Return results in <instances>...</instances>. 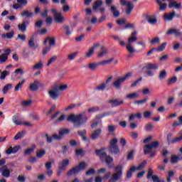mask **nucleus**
I'll list each match as a JSON object with an SVG mask.
<instances>
[{
	"label": "nucleus",
	"instance_id": "4c0bfd02",
	"mask_svg": "<svg viewBox=\"0 0 182 182\" xmlns=\"http://www.w3.org/2000/svg\"><path fill=\"white\" fill-rule=\"evenodd\" d=\"M177 80H178L177 76H173L171 77L167 81L168 86H171V85H174V83H177Z\"/></svg>",
	"mask_w": 182,
	"mask_h": 182
},
{
	"label": "nucleus",
	"instance_id": "e433bc0d",
	"mask_svg": "<svg viewBox=\"0 0 182 182\" xmlns=\"http://www.w3.org/2000/svg\"><path fill=\"white\" fill-rule=\"evenodd\" d=\"M35 149H36V145H32L31 148H28L25 151V156H29L31 153H33V151H35Z\"/></svg>",
	"mask_w": 182,
	"mask_h": 182
},
{
	"label": "nucleus",
	"instance_id": "bb28decb",
	"mask_svg": "<svg viewBox=\"0 0 182 182\" xmlns=\"http://www.w3.org/2000/svg\"><path fill=\"white\" fill-rule=\"evenodd\" d=\"M145 18L151 25H156L157 23V18H151V16L146 15Z\"/></svg>",
	"mask_w": 182,
	"mask_h": 182
},
{
	"label": "nucleus",
	"instance_id": "49530a36",
	"mask_svg": "<svg viewBox=\"0 0 182 182\" xmlns=\"http://www.w3.org/2000/svg\"><path fill=\"white\" fill-rule=\"evenodd\" d=\"M38 69H43V63L42 61L38 62L33 67V70H36Z\"/></svg>",
	"mask_w": 182,
	"mask_h": 182
},
{
	"label": "nucleus",
	"instance_id": "c756f323",
	"mask_svg": "<svg viewBox=\"0 0 182 182\" xmlns=\"http://www.w3.org/2000/svg\"><path fill=\"white\" fill-rule=\"evenodd\" d=\"M100 49L102 51L98 53V58H103V56H106V55H107V48H106L105 46H102Z\"/></svg>",
	"mask_w": 182,
	"mask_h": 182
},
{
	"label": "nucleus",
	"instance_id": "f8f14e48",
	"mask_svg": "<svg viewBox=\"0 0 182 182\" xmlns=\"http://www.w3.org/2000/svg\"><path fill=\"white\" fill-rule=\"evenodd\" d=\"M176 17V11H173L171 13H165L164 14V21H166V22H171L173 21V19Z\"/></svg>",
	"mask_w": 182,
	"mask_h": 182
},
{
	"label": "nucleus",
	"instance_id": "72a5a7b5",
	"mask_svg": "<svg viewBox=\"0 0 182 182\" xmlns=\"http://www.w3.org/2000/svg\"><path fill=\"white\" fill-rule=\"evenodd\" d=\"M23 83H25V80H23L21 82H19L14 87V92H19V90H22V86H23Z\"/></svg>",
	"mask_w": 182,
	"mask_h": 182
},
{
	"label": "nucleus",
	"instance_id": "69168bd1",
	"mask_svg": "<svg viewBox=\"0 0 182 182\" xmlns=\"http://www.w3.org/2000/svg\"><path fill=\"white\" fill-rule=\"evenodd\" d=\"M75 154L76 156H85V151L82 149H77L75 150Z\"/></svg>",
	"mask_w": 182,
	"mask_h": 182
},
{
	"label": "nucleus",
	"instance_id": "dca6fc26",
	"mask_svg": "<svg viewBox=\"0 0 182 182\" xmlns=\"http://www.w3.org/2000/svg\"><path fill=\"white\" fill-rule=\"evenodd\" d=\"M69 133H70V129H60L58 132L59 136L58 134H53L51 137H62L63 136H66V134H69Z\"/></svg>",
	"mask_w": 182,
	"mask_h": 182
},
{
	"label": "nucleus",
	"instance_id": "8fccbe9b",
	"mask_svg": "<svg viewBox=\"0 0 182 182\" xmlns=\"http://www.w3.org/2000/svg\"><path fill=\"white\" fill-rule=\"evenodd\" d=\"M8 60V55L6 54H1L0 55V63H5V62Z\"/></svg>",
	"mask_w": 182,
	"mask_h": 182
},
{
	"label": "nucleus",
	"instance_id": "f257e3e1",
	"mask_svg": "<svg viewBox=\"0 0 182 182\" xmlns=\"http://www.w3.org/2000/svg\"><path fill=\"white\" fill-rule=\"evenodd\" d=\"M105 150H106L105 147L97 149L95 150V154L97 156V157H100V160L102 161V163H106L109 170H112V168H114L113 157L107 155V153L105 152Z\"/></svg>",
	"mask_w": 182,
	"mask_h": 182
},
{
	"label": "nucleus",
	"instance_id": "f03ea898",
	"mask_svg": "<svg viewBox=\"0 0 182 182\" xmlns=\"http://www.w3.org/2000/svg\"><path fill=\"white\" fill-rule=\"evenodd\" d=\"M87 116L85 114V113H81L78 115H75V114H71L67 118V122L70 123H77L75 127H80V126L83 124H86L87 123Z\"/></svg>",
	"mask_w": 182,
	"mask_h": 182
},
{
	"label": "nucleus",
	"instance_id": "4d7b16f0",
	"mask_svg": "<svg viewBox=\"0 0 182 182\" xmlns=\"http://www.w3.org/2000/svg\"><path fill=\"white\" fill-rule=\"evenodd\" d=\"M77 134L78 136H80V137H86V134H87V131H86V129L77 131Z\"/></svg>",
	"mask_w": 182,
	"mask_h": 182
},
{
	"label": "nucleus",
	"instance_id": "9b49d317",
	"mask_svg": "<svg viewBox=\"0 0 182 182\" xmlns=\"http://www.w3.org/2000/svg\"><path fill=\"white\" fill-rule=\"evenodd\" d=\"M0 173H1L2 177H5V178H9V177H11V171L8 168L6 165L0 168Z\"/></svg>",
	"mask_w": 182,
	"mask_h": 182
},
{
	"label": "nucleus",
	"instance_id": "58836bf2",
	"mask_svg": "<svg viewBox=\"0 0 182 182\" xmlns=\"http://www.w3.org/2000/svg\"><path fill=\"white\" fill-rule=\"evenodd\" d=\"M146 69L157 70V69H159V65L157 64H154V63H148L146 65Z\"/></svg>",
	"mask_w": 182,
	"mask_h": 182
},
{
	"label": "nucleus",
	"instance_id": "ea45409f",
	"mask_svg": "<svg viewBox=\"0 0 182 182\" xmlns=\"http://www.w3.org/2000/svg\"><path fill=\"white\" fill-rule=\"evenodd\" d=\"M142 116H141V113L140 112H138L136 114H132L130 116H129V120L132 121V120H134V119H141Z\"/></svg>",
	"mask_w": 182,
	"mask_h": 182
},
{
	"label": "nucleus",
	"instance_id": "680f3d73",
	"mask_svg": "<svg viewBox=\"0 0 182 182\" xmlns=\"http://www.w3.org/2000/svg\"><path fill=\"white\" fill-rule=\"evenodd\" d=\"M106 84H101L100 85L95 87V90L103 92L106 89Z\"/></svg>",
	"mask_w": 182,
	"mask_h": 182
},
{
	"label": "nucleus",
	"instance_id": "7ed1b4c3",
	"mask_svg": "<svg viewBox=\"0 0 182 182\" xmlns=\"http://www.w3.org/2000/svg\"><path fill=\"white\" fill-rule=\"evenodd\" d=\"M160 146L159 141H154L151 142V144H146L144 146V154H150V157H154L156 156V151H151L154 149H157Z\"/></svg>",
	"mask_w": 182,
	"mask_h": 182
},
{
	"label": "nucleus",
	"instance_id": "c85d7f7f",
	"mask_svg": "<svg viewBox=\"0 0 182 182\" xmlns=\"http://www.w3.org/2000/svg\"><path fill=\"white\" fill-rule=\"evenodd\" d=\"M102 5H103V1L97 0V1H95V4L92 6V9L94 11H97V9H99L100 6H102Z\"/></svg>",
	"mask_w": 182,
	"mask_h": 182
},
{
	"label": "nucleus",
	"instance_id": "cd10ccee",
	"mask_svg": "<svg viewBox=\"0 0 182 182\" xmlns=\"http://www.w3.org/2000/svg\"><path fill=\"white\" fill-rule=\"evenodd\" d=\"M99 66H100V63H92L88 64L87 68L90 70H96Z\"/></svg>",
	"mask_w": 182,
	"mask_h": 182
},
{
	"label": "nucleus",
	"instance_id": "de8ad7c7",
	"mask_svg": "<svg viewBox=\"0 0 182 182\" xmlns=\"http://www.w3.org/2000/svg\"><path fill=\"white\" fill-rule=\"evenodd\" d=\"M102 134V129H97L92 134L91 137H99Z\"/></svg>",
	"mask_w": 182,
	"mask_h": 182
},
{
	"label": "nucleus",
	"instance_id": "864d4df0",
	"mask_svg": "<svg viewBox=\"0 0 182 182\" xmlns=\"http://www.w3.org/2000/svg\"><path fill=\"white\" fill-rule=\"evenodd\" d=\"M166 46H167V43H163L158 48H156L157 52H163L166 49Z\"/></svg>",
	"mask_w": 182,
	"mask_h": 182
},
{
	"label": "nucleus",
	"instance_id": "393cba45",
	"mask_svg": "<svg viewBox=\"0 0 182 182\" xmlns=\"http://www.w3.org/2000/svg\"><path fill=\"white\" fill-rule=\"evenodd\" d=\"M29 24V21H23L21 24H18V27L19 31L21 32L26 31V26Z\"/></svg>",
	"mask_w": 182,
	"mask_h": 182
},
{
	"label": "nucleus",
	"instance_id": "6e6552de",
	"mask_svg": "<svg viewBox=\"0 0 182 182\" xmlns=\"http://www.w3.org/2000/svg\"><path fill=\"white\" fill-rule=\"evenodd\" d=\"M119 4L122 6H127V9L125 10L126 15H130V14L133 12V9H134V4L133 2H127V0H119Z\"/></svg>",
	"mask_w": 182,
	"mask_h": 182
},
{
	"label": "nucleus",
	"instance_id": "09e8293b",
	"mask_svg": "<svg viewBox=\"0 0 182 182\" xmlns=\"http://www.w3.org/2000/svg\"><path fill=\"white\" fill-rule=\"evenodd\" d=\"M174 171H168V176L166 177V181L167 182H171V177H174Z\"/></svg>",
	"mask_w": 182,
	"mask_h": 182
},
{
	"label": "nucleus",
	"instance_id": "37998d69",
	"mask_svg": "<svg viewBox=\"0 0 182 182\" xmlns=\"http://www.w3.org/2000/svg\"><path fill=\"white\" fill-rule=\"evenodd\" d=\"M68 89V85H63L60 86L55 85V90H58V92L60 90L61 92H63V90H66Z\"/></svg>",
	"mask_w": 182,
	"mask_h": 182
},
{
	"label": "nucleus",
	"instance_id": "a878e982",
	"mask_svg": "<svg viewBox=\"0 0 182 182\" xmlns=\"http://www.w3.org/2000/svg\"><path fill=\"white\" fill-rule=\"evenodd\" d=\"M15 33V31L14 30H12L11 32H9L7 33H4L1 35V38H3V39H12V38H14V35Z\"/></svg>",
	"mask_w": 182,
	"mask_h": 182
},
{
	"label": "nucleus",
	"instance_id": "7c9ffc66",
	"mask_svg": "<svg viewBox=\"0 0 182 182\" xmlns=\"http://www.w3.org/2000/svg\"><path fill=\"white\" fill-rule=\"evenodd\" d=\"M136 166H132L129 170L127 171V178H130L131 177L133 176V173L136 171Z\"/></svg>",
	"mask_w": 182,
	"mask_h": 182
},
{
	"label": "nucleus",
	"instance_id": "b1692460",
	"mask_svg": "<svg viewBox=\"0 0 182 182\" xmlns=\"http://www.w3.org/2000/svg\"><path fill=\"white\" fill-rule=\"evenodd\" d=\"M110 12L113 14L114 18H119L120 16V11L117 10L116 6H111Z\"/></svg>",
	"mask_w": 182,
	"mask_h": 182
},
{
	"label": "nucleus",
	"instance_id": "a211bd4d",
	"mask_svg": "<svg viewBox=\"0 0 182 182\" xmlns=\"http://www.w3.org/2000/svg\"><path fill=\"white\" fill-rule=\"evenodd\" d=\"M108 103H109V105H112V107H117L119 106H122V105L124 103V101L123 100L119 101V100L115 99V100H109Z\"/></svg>",
	"mask_w": 182,
	"mask_h": 182
},
{
	"label": "nucleus",
	"instance_id": "aec40b11",
	"mask_svg": "<svg viewBox=\"0 0 182 182\" xmlns=\"http://www.w3.org/2000/svg\"><path fill=\"white\" fill-rule=\"evenodd\" d=\"M19 149H21L20 146H16L14 147L10 146L6 151V154H15V153H18L19 151Z\"/></svg>",
	"mask_w": 182,
	"mask_h": 182
},
{
	"label": "nucleus",
	"instance_id": "a19ab883",
	"mask_svg": "<svg viewBox=\"0 0 182 182\" xmlns=\"http://www.w3.org/2000/svg\"><path fill=\"white\" fill-rule=\"evenodd\" d=\"M107 116H110V112H104L102 114H99L96 115L95 119L97 120H100V119L107 117Z\"/></svg>",
	"mask_w": 182,
	"mask_h": 182
},
{
	"label": "nucleus",
	"instance_id": "774afa93",
	"mask_svg": "<svg viewBox=\"0 0 182 182\" xmlns=\"http://www.w3.org/2000/svg\"><path fill=\"white\" fill-rule=\"evenodd\" d=\"M24 136H26V131L23 130L21 132H18L15 137H24Z\"/></svg>",
	"mask_w": 182,
	"mask_h": 182
},
{
	"label": "nucleus",
	"instance_id": "2f4dec72",
	"mask_svg": "<svg viewBox=\"0 0 182 182\" xmlns=\"http://www.w3.org/2000/svg\"><path fill=\"white\" fill-rule=\"evenodd\" d=\"M64 31L66 36H70V34L73 33V30L70 29V26L68 25L64 26Z\"/></svg>",
	"mask_w": 182,
	"mask_h": 182
},
{
	"label": "nucleus",
	"instance_id": "39448f33",
	"mask_svg": "<svg viewBox=\"0 0 182 182\" xmlns=\"http://www.w3.org/2000/svg\"><path fill=\"white\" fill-rule=\"evenodd\" d=\"M114 171L108 182H116L120 180V178L123 176V166L122 165L115 166Z\"/></svg>",
	"mask_w": 182,
	"mask_h": 182
},
{
	"label": "nucleus",
	"instance_id": "412c9836",
	"mask_svg": "<svg viewBox=\"0 0 182 182\" xmlns=\"http://www.w3.org/2000/svg\"><path fill=\"white\" fill-rule=\"evenodd\" d=\"M39 85V80H34L33 83L30 85L29 89L31 92H36L39 90V87L38 85Z\"/></svg>",
	"mask_w": 182,
	"mask_h": 182
},
{
	"label": "nucleus",
	"instance_id": "6e6d98bb",
	"mask_svg": "<svg viewBox=\"0 0 182 182\" xmlns=\"http://www.w3.org/2000/svg\"><path fill=\"white\" fill-rule=\"evenodd\" d=\"M147 100H149V99L147 98H144V100H136L134 102V105H144V103L147 102Z\"/></svg>",
	"mask_w": 182,
	"mask_h": 182
},
{
	"label": "nucleus",
	"instance_id": "1a4fd4ad",
	"mask_svg": "<svg viewBox=\"0 0 182 182\" xmlns=\"http://www.w3.org/2000/svg\"><path fill=\"white\" fill-rule=\"evenodd\" d=\"M136 41H137V37L136 36H131L128 38V44H127L126 48L129 53H134L136 52L134 47L132 46V43L136 42Z\"/></svg>",
	"mask_w": 182,
	"mask_h": 182
},
{
	"label": "nucleus",
	"instance_id": "9d476101",
	"mask_svg": "<svg viewBox=\"0 0 182 182\" xmlns=\"http://www.w3.org/2000/svg\"><path fill=\"white\" fill-rule=\"evenodd\" d=\"M153 174H154V171H153V169L149 168L146 178H148V180H150V178H152L154 182H164V180H160V178H159V176L153 175Z\"/></svg>",
	"mask_w": 182,
	"mask_h": 182
},
{
	"label": "nucleus",
	"instance_id": "423d86ee",
	"mask_svg": "<svg viewBox=\"0 0 182 182\" xmlns=\"http://www.w3.org/2000/svg\"><path fill=\"white\" fill-rule=\"evenodd\" d=\"M117 139L114 138L109 141V146L108 147V151L109 154H120V149H119V146L117 145Z\"/></svg>",
	"mask_w": 182,
	"mask_h": 182
},
{
	"label": "nucleus",
	"instance_id": "4be33fe9",
	"mask_svg": "<svg viewBox=\"0 0 182 182\" xmlns=\"http://www.w3.org/2000/svg\"><path fill=\"white\" fill-rule=\"evenodd\" d=\"M180 160H182L181 155H172L171 156V164H177Z\"/></svg>",
	"mask_w": 182,
	"mask_h": 182
},
{
	"label": "nucleus",
	"instance_id": "c03bdc74",
	"mask_svg": "<svg viewBox=\"0 0 182 182\" xmlns=\"http://www.w3.org/2000/svg\"><path fill=\"white\" fill-rule=\"evenodd\" d=\"M154 127V125H153V123L149 122L145 125L144 130L146 132H151V130H153Z\"/></svg>",
	"mask_w": 182,
	"mask_h": 182
},
{
	"label": "nucleus",
	"instance_id": "79ce46f5",
	"mask_svg": "<svg viewBox=\"0 0 182 182\" xmlns=\"http://www.w3.org/2000/svg\"><path fill=\"white\" fill-rule=\"evenodd\" d=\"M21 16H26V18H32V16H33V13L29 12V10H25L21 13Z\"/></svg>",
	"mask_w": 182,
	"mask_h": 182
},
{
	"label": "nucleus",
	"instance_id": "338daca9",
	"mask_svg": "<svg viewBox=\"0 0 182 182\" xmlns=\"http://www.w3.org/2000/svg\"><path fill=\"white\" fill-rule=\"evenodd\" d=\"M77 53H79L77 51L74 52L72 54H70L68 55V60H73L75 59V58H76V56H77Z\"/></svg>",
	"mask_w": 182,
	"mask_h": 182
},
{
	"label": "nucleus",
	"instance_id": "0e129e2a",
	"mask_svg": "<svg viewBox=\"0 0 182 182\" xmlns=\"http://www.w3.org/2000/svg\"><path fill=\"white\" fill-rule=\"evenodd\" d=\"M147 164V161L144 160L143 161L141 164L139 165V166L136 168V170H141V168H143L144 166H146Z\"/></svg>",
	"mask_w": 182,
	"mask_h": 182
},
{
	"label": "nucleus",
	"instance_id": "a18cd8bd",
	"mask_svg": "<svg viewBox=\"0 0 182 182\" xmlns=\"http://www.w3.org/2000/svg\"><path fill=\"white\" fill-rule=\"evenodd\" d=\"M11 89H12V84L6 85L2 90L4 95H6V93H8V90H11Z\"/></svg>",
	"mask_w": 182,
	"mask_h": 182
},
{
	"label": "nucleus",
	"instance_id": "052dcab7",
	"mask_svg": "<svg viewBox=\"0 0 182 182\" xmlns=\"http://www.w3.org/2000/svg\"><path fill=\"white\" fill-rule=\"evenodd\" d=\"M35 38L32 36L28 41V46L30 48H35Z\"/></svg>",
	"mask_w": 182,
	"mask_h": 182
},
{
	"label": "nucleus",
	"instance_id": "bf43d9fd",
	"mask_svg": "<svg viewBox=\"0 0 182 182\" xmlns=\"http://www.w3.org/2000/svg\"><path fill=\"white\" fill-rule=\"evenodd\" d=\"M46 154V151L45 150L43 151H38L36 152V157H38V159H41L45 156Z\"/></svg>",
	"mask_w": 182,
	"mask_h": 182
},
{
	"label": "nucleus",
	"instance_id": "2eb2a0df",
	"mask_svg": "<svg viewBox=\"0 0 182 182\" xmlns=\"http://www.w3.org/2000/svg\"><path fill=\"white\" fill-rule=\"evenodd\" d=\"M69 164H70V161H69V159H63L58 165V170H66Z\"/></svg>",
	"mask_w": 182,
	"mask_h": 182
},
{
	"label": "nucleus",
	"instance_id": "c9c22d12",
	"mask_svg": "<svg viewBox=\"0 0 182 182\" xmlns=\"http://www.w3.org/2000/svg\"><path fill=\"white\" fill-rule=\"evenodd\" d=\"M138 97H139V93L133 92V93L127 95L126 96V98L129 99V100H134V99H137Z\"/></svg>",
	"mask_w": 182,
	"mask_h": 182
},
{
	"label": "nucleus",
	"instance_id": "20e7f679",
	"mask_svg": "<svg viewBox=\"0 0 182 182\" xmlns=\"http://www.w3.org/2000/svg\"><path fill=\"white\" fill-rule=\"evenodd\" d=\"M132 75H133V73L129 72L122 77H119L112 82V86H114V89H117V90H122V84L124 83L125 80L129 79V77H132Z\"/></svg>",
	"mask_w": 182,
	"mask_h": 182
},
{
	"label": "nucleus",
	"instance_id": "13d9d810",
	"mask_svg": "<svg viewBox=\"0 0 182 182\" xmlns=\"http://www.w3.org/2000/svg\"><path fill=\"white\" fill-rule=\"evenodd\" d=\"M134 158V150L131 151L127 156V160H128L129 161H130V160H132V159Z\"/></svg>",
	"mask_w": 182,
	"mask_h": 182
},
{
	"label": "nucleus",
	"instance_id": "473e14b6",
	"mask_svg": "<svg viewBox=\"0 0 182 182\" xmlns=\"http://www.w3.org/2000/svg\"><path fill=\"white\" fill-rule=\"evenodd\" d=\"M167 77V71L166 70H163L159 73V80H164Z\"/></svg>",
	"mask_w": 182,
	"mask_h": 182
},
{
	"label": "nucleus",
	"instance_id": "0eeeda50",
	"mask_svg": "<svg viewBox=\"0 0 182 182\" xmlns=\"http://www.w3.org/2000/svg\"><path fill=\"white\" fill-rule=\"evenodd\" d=\"M87 167V164L85 161L80 162L77 166L73 167V168L70 169L68 173L67 176L68 177H70L72 174H75V176L78 173H80L82 170H85Z\"/></svg>",
	"mask_w": 182,
	"mask_h": 182
},
{
	"label": "nucleus",
	"instance_id": "f704fd0d",
	"mask_svg": "<svg viewBox=\"0 0 182 182\" xmlns=\"http://www.w3.org/2000/svg\"><path fill=\"white\" fill-rule=\"evenodd\" d=\"M13 122L14 123V124H16L17 126H21L22 125V120H21V119H19V117H18V116L14 115L13 116Z\"/></svg>",
	"mask_w": 182,
	"mask_h": 182
},
{
	"label": "nucleus",
	"instance_id": "6ab92c4d",
	"mask_svg": "<svg viewBox=\"0 0 182 182\" xmlns=\"http://www.w3.org/2000/svg\"><path fill=\"white\" fill-rule=\"evenodd\" d=\"M166 35H175L176 37L181 36V31L177 28H171L166 32Z\"/></svg>",
	"mask_w": 182,
	"mask_h": 182
},
{
	"label": "nucleus",
	"instance_id": "5fc2aeb1",
	"mask_svg": "<svg viewBox=\"0 0 182 182\" xmlns=\"http://www.w3.org/2000/svg\"><path fill=\"white\" fill-rule=\"evenodd\" d=\"M114 130H116V127L114 125H109L108 126V132H109V134L113 136L114 134H113V132H114Z\"/></svg>",
	"mask_w": 182,
	"mask_h": 182
},
{
	"label": "nucleus",
	"instance_id": "f3484780",
	"mask_svg": "<svg viewBox=\"0 0 182 182\" xmlns=\"http://www.w3.org/2000/svg\"><path fill=\"white\" fill-rule=\"evenodd\" d=\"M54 21L56 23H62L65 21V17L62 16V13H55Z\"/></svg>",
	"mask_w": 182,
	"mask_h": 182
},
{
	"label": "nucleus",
	"instance_id": "5701e85b",
	"mask_svg": "<svg viewBox=\"0 0 182 182\" xmlns=\"http://www.w3.org/2000/svg\"><path fill=\"white\" fill-rule=\"evenodd\" d=\"M181 141H182V137H176V138L168 137L167 138L168 144H176V143H178Z\"/></svg>",
	"mask_w": 182,
	"mask_h": 182
},
{
	"label": "nucleus",
	"instance_id": "4468645a",
	"mask_svg": "<svg viewBox=\"0 0 182 182\" xmlns=\"http://www.w3.org/2000/svg\"><path fill=\"white\" fill-rule=\"evenodd\" d=\"M48 95L50 99H53V100H56L58 97H59V91L55 90V86H54L50 91H48Z\"/></svg>",
	"mask_w": 182,
	"mask_h": 182
},
{
	"label": "nucleus",
	"instance_id": "ddd939ff",
	"mask_svg": "<svg viewBox=\"0 0 182 182\" xmlns=\"http://www.w3.org/2000/svg\"><path fill=\"white\" fill-rule=\"evenodd\" d=\"M46 42H48V46L46 48V52H49L52 47L56 45V40L55 38L47 37Z\"/></svg>",
	"mask_w": 182,
	"mask_h": 182
},
{
	"label": "nucleus",
	"instance_id": "603ef678",
	"mask_svg": "<svg viewBox=\"0 0 182 182\" xmlns=\"http://www.w3.org/2000/svg\"><path fill=\"white\" fill-rule=\"evenodd\" d=\"M32 105V100L22 101L21 105L23 107H29Z\"/></svg>",
	"mask_w": 182,
	"mask_h": 182
},
{
	"label": "nucleus",
	"instance_id": "3c124183",
	"mask_svg": "<svg viewBox=\"0 0 182 182\" xmlns=\"http://www.w3.org/2000/svg\"><path fill=\"white\" fill-rule=\"evenodd\" d=\"M95 174H96V170L93 168L88 169L85 173V176H93Z\"/></svg>",
	"mask_w": 182,
	"mask_h": 182
},
{
	"label": "nucleus",
	"instance_id": "e2e57ef3",
	"mask_svg": "<svg viewBox=\"0 0 182 182\" xmlns=\"http://www.w3.org/2000/svg\"><path fill=\"white\" fill-rule=\"evenodd\" d=\"M9 73H10L9 71H6V70L3 71L0 76V79L1 80H4L5 79V77H6V76H9Z\"/></svg>",
	"mask_w": 182,
	"mask_h": 182
}]
</instances>
